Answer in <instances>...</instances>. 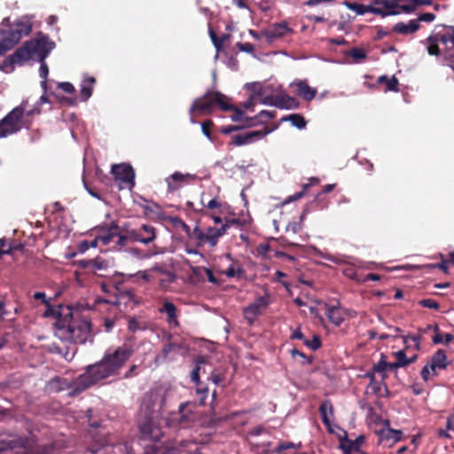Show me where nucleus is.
<instances>
[{
  "mask_svg": "<svg viewBox=\"0 0 454 454\" xmlns=\"http://www.w3.org/2000/svg\"><path fill=\"white\" fill-rule=\"evenodd\" d=\"M133 352L132 348L122 345L113 353L106 354L100 362L86 367L84 377L82 378V382L86 381L92 386L101 380L117 375Z\"/></svg>",
  "mask_w": 454,
  "mask_h": 454,
  "instance_id": "f257e3e1",
  "label": "nucleus"
},
{
  "mask_svg": "<svg viewBox=\"0 0 454 454\" xmlns=\"http://www.w3.org/2000/svg\"><path fill=\"white\" fill-rule=\"evenodd\" d=\"M41 114L38 105L28 108V100L23 99L0 120L1 138L17 134L22 129H30L35 115Z\"/></svg>",
  "mask_w": 454,
  "mask_h": 454,
  "instance_id": "f03ea898",
  "label": "nucleus"
},
{
  "mask_svg": "<svg viewBox=\"0 0 454 454\" xmlns=\"http://www.w3.org/2000/svg\"><path fill=\"white\" fill-rule=\"evenodd\" d=\"M55 325L58 328L57 335L70 342L83 344L90 337L91 322L88 317L72 316L67 325L61 319H59Z\"/></svg>",
  "mask_w": 454,
  "mask_h": 454,
  "instance_id": "7ed1b4c3",
  "label": "nucleus"
},
{
  "mask_svg": "<svg viewBox=\"0 0 454 454\" xmlns=\"http://www.w3.org/2000/svg\"><path fill=\"white\" fill-rule=\"evenodd\" d=\"M229 98L219 91L208 90L203 96L197 98L192 103L189 114L191 115L190 121L192 123H196L195 115H208L211 114L215 106H218L223 111H229L232 108V105L228 103Z\"/></svg>",
  "mask_w": 454,
  "mask_h": 454,
  "instance_id": "20e7f679",
  "label": "nucleus"
},
{
  "mask_svg": "<svg viewBox=\"0 0 454 454\" xmlns=\"http://www.w3.org/2000/svg\"><path fill=\"white\" fill-rule=\"evenodd\" d=\"M83 377L84 373L70 381L64 377L55 376L47 382L45 389L49 394H58L61 391L68 390V395L74 396L91 387L90 383L82 382V378Z\"/></svg>",
  "mask_w": 454,
  "mask_h": 454,
  "instance_id": "39448f33",
  "label": "nucleus"
},
{
  "mask_svg": "<svg viewBox=\"0 0 454 454\" xmlns=\"http://www.w3.org/2000/svg\"><path fill=\"white\" fill-rule=\"evenodd\" d=\"M151 405H156L154 402H152V399H146V402L143 403L142 406L145 408V419L144 422L140 423L139 428L145 439L156 442L161 438L163 432L159 420V413L155 411L150 412L148 411Z\"/></svg>",
  "mask_w": 454,
  "mask_h": 454,
  "instance_id": "423d86ee",
  "label": "nucleus"
},
{
  "mask_svg": "<svg viewBox=\"0 0 454 454\" xmlns=\"http://www.w3.org/2000/svg\"><path fill=\"white\" fill-rule=\"evenodd\" d=\"M41 42L33 40L26 42L21 47L18 48L12 55L8 56L0 66V69L9 72L13 70L14 65H23L29 60L32 56L39 51Z\"/></svg>",
  "mask_w": 454,
  "mask_h": 454,
  "instance_id": "0eeeda50",
  "label": "nucleus"
},
{
  "mask_svg": "<svg viewBox=\"0 0 454 454\" xmlns=\"http://www.w3.org/2000/svg\"><path fill=\"white\" fill-rule=\"evenodd\" d=\"M32 30V22L27 17L18 19L9 29H1L3 39L11 50L15 44L20 43L21 38L30 34Z\"/></svg>",
  "mask_w": 454,
  "mask_h": 454,
  "instance_id": "6e6552de",
  "label": "nucleus"
},
{
  "mask_svg": "<svg viewBox=\"0 0 454 454\" xmlns=\"http://www.w3.org/2000/svg\"><path fill=\"white\" fill-rule=\"evenodd\" d=\"M372 3L374 5H359L358 12L360 13L369 12L380 15L381 17L400 14V11L395 10L397 7V0H372Z\"/></svg>",
  "mask_w": 454,
  "mask_h": 454,
  "instance_id": "1a4fd4ad",
  "label": "nucleus"
},
{
  "mask_svg": "<svg viewBox=\"0 0 454 454\" xmlns=\"http://www.w3.org/2000/svg\"><path fill=\"white\" fill-rule=\"evenodd\" d=\"M271 130L267 127H264L262 130H252L244 133H239L231 137V141L228 143L229 145L232 146H242L245 145L253 144L263 138Z\"/></svg>",
  "mask_w": 454,
  "mask_h": 454,
  "instance_id": "9d476101",
  "label": "nucleus"
},
{
  "mask_svg": "<svg viewBox=\"0 0 454 454\" xmlns=\"http://www.w3.org/2000/svg\"><path fill=\"white\" fill-rule=\"evenodd\" d=\"M359 403L361 408L366 411V420L370 426L372 424L389 426V421L382 417L383 407L380 402L375 401L373 405H367L364 401H361Z\"/></svg>",
  "mask_w": 454,
  "mask_h": 454,
  "instance_id": "9b49d317",
  "label": "nucleus"
},
{
  "mask_svg": "<svg viewBox=\"0 0 454 454\" xmlns=\"http://www.w3.org/2000/svg\"><path fill=\"white\" fill-rule=\"evenodd\" d=\"M18 446L21 449L20 454H49L48 449L46 447L36 446L27 449L26 446H24L23 442L16 440L12 437V439H0V451L6 450L8 449H13Z\"/></svg>",
  "mask_w": 454,
  "mask_h": 454,
  "instance_id": "f8f14e48",
  "label": "nucleus"
},
{
  "mask_svg": "<svg viewBox=\"0 0 454 454\" xmlns=\"http://www.w3.org/2000/svg\"><path fill=\"white\" fill-rule=\"evenodd\" d=\"M129 239L138 241L143 244H149L156 238L155 228L150 224H143L138 230L127 231Z\"/></svg>",
  "mask_w": 454,
  "mask_h": 454,
  "instance_id": "ddd939ff",
  "label": "nucleus"
},
{
  "mask_svg": "<svg viewBox=\"0 0 454 454\" xmlns=\"http://www.w3.org/2000/svg\"><path fill=\"white\" fill-rule=\"evenodd\" d=\"M112 174L116 179L125 183L129 189L135 185V171L130 165L116 164L112 167Z\"/></svg>",
  "mask_w": 454,
  "mask_h": 454,
  "instance_id": "4468645a",
  "label": "nucleus"
},
{
  "mask_svg": "<svg viewBox=\"0 0 454 454\" xmlns=\"http://www.w3.org/2000/svg\"><path fill=\"white\" fill-rule=\"evenodd\" d=\"M294 30L286 22L275 23L262 31V36L268 43H272L276 39L292 34Z\"/></svg>",
  "mask_w": 454,
  "mask_h": 454,
  "instance_id": "2eb2a0df",
  "label": "nucleus"
},
{
  "mask_svg": "<svg viewBox=\"0 0 454 454\" xmlns=\"http://www.w3.org/2000/svg\"><path fill=\"white\" fill-rule=\"evenodd\" d=\"M269 303L268 295L257 298L254 302L244 309V316L246 319L250 323H253L255 318L262 313L263 309L268 307Z\"/></svg>",
  "mask_w": 454,
  "mask_h": 454,
  "instance_id": "dca6fc26",
  "label": "nucleus"
},
{
  "mask_svg": "<svg viewBox=\"0 0 454 454\" xmlns=\"http://www.w3.org/2000/svg\"><path fill=\"white\" fill-rule=\"evenodd\" d=\"M97 240H99L103 245H108L111 242L115 241L116 236H118L119 225L115 222L111 223H103L98 228Z\"/></svg>",
  "mask_w": 454,
  "mask_h": 454,
  "instance_id": "f3484780",
  "label": "nucleus"
},
{
  "mask_svg": "<svg viewBox=\"0 0 454 454\" xmlns=\"http://www.w3.org/2000/svg\"><path fill=\"white\" fill-rule=\"evenodd\" d=\"M160 314L166 315V322L170 327H179L178 309L176 306L168 299H164L158 308Z\"/></svg>",
  "mask_w": 454,
  "mask_h": 454,
  "instance_id": "a211bd4d",
  "label": "nucleus"
},
{
  "mask_svg": "<svg viewBox=\"0 0 454 454\" xmlns=\"http://www.w3.org/2000/svg\"><path fill=\"white\" fill-rule=\"evenodd\" d=\"M207 363V356H198L195 359V367L191 372V380L197 386L198 394L207 395L208 393V388L207 387H202V384L200 381V372L201 371V365L206 364Z\"/></svg>",
  "mask_w": 454,
  "mask_h": 454,
  "instance_id": "6ab92c4d",
  "label": "nucleus"
},
{
  "mask_svg": "<svg viewBox=\"0 0 454 454\" xmlns=\"http://www.w3.org/2000/svg\"><path fill=\"white\" fill-rule=\"evenodd\" d=\"M122 283L121 282H114V294H115V300L114 301H105L106 303H110L113 305H119L121 303V300H125V302L128 301H136V294L133 291V289H124L121 287Z\"/></svg>",
  "mask_w": 454,
  "mask_h": 454,
  "instance_id": "aec40b11",
  "label": "nucleus"
},
{
  "mask_svg": "<svg viewBox=\"0 0 454 454\" xmlns=\"http://www.w3.org/2000/svg\"><path fill=\"white\" fill-rule=\"evenodd\" d=\"M290 86L294 87L295 93L305 101H311L317 95V89L310 87L307 80L294 81Z\"/></svg>",
  "mask_w": 454,
  "mask_h": 454,
  "instance_id": "412c9836",
  "label": "nucleus"
},
{
  "mask_svg": "<svg viewBox=\"0 0 454 454\" xmlns=\"http://www.w3.org/2000/svg\"><path fill=\"white\" fill-rule=\"evenodd\" d=\"M319 412L322 418V421L326 426L328 431L330 433H333V427L335 425L333 424V404L329 401L323 402L320 405Z\"/></svg>",
  "mask_w": 454,
  "mask_h": 454,
  "instance_id": "4be33fe9",
  "label": "nucleus"
},
{
  "mask_svg": "<svg viewBox=\"0 0 454 454\" xmlns=\"http://www.w3.org/2000/svg\"><path fill=\"white\" fill-rule=\"evenodd\" d=\"M430 367L432 370V375H437V369L443 370L449 365V361L446 356V352L443 349H438L431 357Z\"/></svg>",
  "mask_w": 454,
  "mask_h": 454,
  "instance_id": "5701e85b",
  "label": "nucleus"
},
{
  "mask_svg": "<svg viewBox=\"0 0 454 454\" xmlns=\"http://www.w3.org/2000/svg\"><path fill=\"white\" fill-rule=\"evenodd\" d=\"M229 228V223H223L220 228L208 227L205 231L206 241L211 246H215L217 244L218 239L223 236L227 229Z\"/></svg>",
  "mask_w": 454,
  "mask_h": 454,
  "instance_id": "b1692460",
  "label": "nucleus"
},
{
  "mask_svg": "<svg viewBox=\"0 0 454 454\" xmlns=\"http://www.w3.org/2000/svg\"><path fill=\"white\" fill-rule=\"evenodd\" d=\"M275 106L280 109H297L300 106V102L294 97L287 94H279L277 95Z\"/></svg>",
  "mask_w": 454,
  "mask_h": 454,
  "instance_id": "393cba45",
  "label": "nucleus"
},
{
  "mask_svg": "<svg viewBox=\"0 0 454 454\" xmlns=\"http://www.w3.org/2000/svg\"><path fill=\"white\" fill-rule=\"evenodd\" d=\"M420 27L418 20H411L407 24L403 22H398L393 27V31L400 35L413 34L418 31Z\"/></svg>",
  "mask_w": 454,
  "mask_h": 454,
  "instance_id": "a878e982",
  "label": "nucleus"
},
{
  "mask_svg": "<svg viewBox=\"0 0 454 454\" xmlns=\"http://www.w3.org/2000/svg\"><path fill=\"white\" fill-rule=\"evenodd\" d=\"M375 433L378 434L382 441L392 440L393 442H397L402 438V431L392 429L389 426H383L382 429L375 430Z\"/></svg>",
  "mask_w": 454,
  "mask_h": 454,
  "instance_id": "bb28decb",
  "label": "nucleus"
},
{
  "mask_svg": "<svg viewBox=\"0 0 454 454\" xmlns=\"http://www.w3.org/2000/svg\"><path fill=\"white\" fill-rule=\"evenodd\" d=\"M190 175H184L180 172H175L169 177L167 178L168 183V191L169 192H173L174 191L178 190L182 184L185 182L186 178L189 177Z\"/></svg>",
  "mask_w": 454,
  "mask_h": 454,
  "instance_id": "cd10ccee",
  "label": "nucleus"
},
{
  "mask_svg": "<svg viewBox=\"0 0 454 454\" xmlns=\"http://www.w3.org/2000/svg\"><path fill=\"white\" fill-rule=\"evenodd\" d=\"M96 79L93 76H86L81 83L80 96L82 101H87L92 95Z\"/></svg>",
  "mask_w": 454,
  "mask_h": 454,
  "instance_id": "c85d7f7f",
  "label": "nucleus"
},
{
  "mask_svg": "<svg viewBox=\"0 0 454 454\" xmlns=\"http://www.w3.org/2000/svg\"><path fill=\"white\" fill-rule=\"evenodd\" d=\"M427 42L428 43V54L432 56H439L441 51L438 46V43L441 42L442 43L446 44V38L444 36H437L435 34H434L427 38Z\"/></svg>",
  "mask_w": 454,
  "mask_h": 454,
  "instance_id": "c756f323",
  "label": "nucleus"
},
{
  "mask_svg": "<svg viewBox=\"0 0 454 454\" xmlns=\"http://www.w3.org/2000/svg\"><path fill=\"white\" fill-rule=\"evenodd\" d=\"M364 442V437L360 435L354 442L342 441L340 442V449L342 450L343 454H350L352 451L358 450Z\"/></svg>",
  "mask_w": 454,
  "mask_h": 454,
  "instance_id": "7c9ffc66",
  "label": "nucleus"
},
{
  "mask_svg": "<svg viewBox=\"0 0 454 454\" xmlns=\"http://www.w3.org/2000/svg\"><path fill=\"white\" fill-rule=\"evenodd\" d=\"M377 83L379 84H386V91H399V82L398 79L393 75L388 77L387 75H380L377 79Z\"/></svg>",
  "mask_w": 454,
  "mask_h": 454,
  "instance_id": "2f4dec72",
  "label": "nucleus"
},
{
  "mask_svg": "<svg viewBox=\"0 0 454 454\" xmlns=\"http://www.w3.org/2000/svg\"><path fill=\"white\" fill-rule=\"evenodd\" d=\"M326 316L330 322L334 325L339 326L344 321V317L337 306H329L327 308Z\"/></svg>",
  "mask_w": 454,
  "mask_h": 454,
  "instance_id": "473e14b6",
  "label": "nucleus"
},
{
  "mask_svg": "<svg viewBox=\"0 0 454 454\" xmlns=\"http://www.w3.org/2000/svg\"><path fill=\"white\" fill-rule=\"evenodd\" d=\"M228 278H243L245 277V270L237 262L231 264L223 272Z\"/></svg>",
  "mask_w": 454,
  "mask_h": 454,
  "instance_id": "72a5a7b5",
  "label": "nucleus"
},
{
  "mask_svg": "<svg viewBox=\"0 0 454 454\" xmlns=\"http://www.w3.org/2000/svg\"><path fill=\"white\" fill-rule=\"evenodd\" d=\"M282 121H290L293 126L298 129H304L306 127L305 118L299 114H292L287 116H285L281 119Z\"/></svg>",
  "mask_w": 454,
  "mask_h": 454,
  "instance_id": "f704fd0d",
  "label": "nucleus"
},
{
  "mask_svg": "<svg viewBox=\"0 0 454 454\" xmlns=\"http://www.w3.org/2000/svg\"><path fill=\"white\" fill-rule=\"evenodd\" d=\"M275 111L262 110L257 115L250 117V119H253V122H255V125H257L258 123H264L267 121L275 118Z\"/></svg>",
  "mask_w": 454,
  "mask_h": 454,
  "instance_id": "c9c22d12",
  "label": "nucleus"
},
{
  "mask_svg": "<svg viewBox=\"0 0 454 454\" xmlns=\"http://www.w3.org/2000/svg\"><path fill=\"white\" fill-rule=\"evenodd\" d=\"M372 371L374 372L380 373L382 378L386 377L387 372V356L383 353L380 354V361L373 364Z\"/></svg>",
  "mask_w": 454,
  "mask_h": 454,
  "instance_id": "e433bc0d",
  "label": "nucleus"
},
{
  "mask_svg": "<svg viewBox=\"0 0 454 454\" xmlns=\"http://www.w3.org/2000/svg\"><path fill=\"white\" fill-rule=\"evenodd\" d=\"M47 55H48V51H46V53H43V54L40 55L41 66H40V68H39V74H40V76L42 78H43V81L42 82V86L43 88H46V83H47L46 78H47L48 74H49L48 66L44 62V59L47 57Z\"/></svg>",
  "mask_w": 454,
  "mask_h": 454,
  "instance_id": "4c0bfd02",
  "label": "nucleus"
},
{
  "mask_svg": "<svg viewBox=\"0 0 454 454\" xmlns=\"http://www.w3.org/2000/svg\"><path fill=\"white\" fill-rule=\"evenodd\" d=\"M314 202H312L309 206H308L306 208L303 209L301 216H300V222L299 223H291L288 225V229H291L293 232L296 233L301 229V224L307 215V214L309 212V207H313Z\"/></svg>",
  "mask_w": 454,
  "mask_h": 454,
  "instance_id": "58836bf2",
  "label": "nucleus"
},
{
  "mask_svg": "<svg viewBox=\"0 0 454 454\" xmlns=\"http://www.w3.org/2000/svg\"><path fill=\"white\" fill-rule=\"evenodd\" d=\"M210 380L215 386H223L225 381V372L219 369H215L210 374Z\"/></svg>",
  "mask_w": 454,
  "mask_h": 454,
  "instance_id": "ea45409f",
  "label": "nucleus"
},
{
  "mask_svg": "<svg viewBox=\"0 0 454 454\" xmlns=\"http://www.w3.org/2000/svg\"><path fill=\"white\" fill-rule=\"evenodd\" d=\"M176 348H177V345L175 343L168 342V343L165 344L161 349L160 355L156 357V362L165 361L167 359L168 354Z\"/></svg>",
  "mask_w": 454,
  "mask_h": 454,
  "instance_id": "a19ab883",
  "label": "nucleus"
},
{
  "mask_svg": "<svg viewBox=\"0 0 454 454\" xmlns=\"http://www.w3.org/2000/svg\"><path fill=\"white\" fill-rule=\"evenodd\" d=\"M393 355L396 358L395 363L399 368L405 367V366L409 365L408 357H407L404 350H399V351L394 352Z\"/></svg>",
  "mask_w": 454,
  "mask_h": 454,
  "instance_id": "79ce46f5",
  "label": "nucleus"
},
{
  "mask_svg": "<svg viewBox=\"0 0 454 454\" xmlns=\"http://www.w3.org/2000/svg\"><path fill=\"white\" fill-rule=\"evenodd\" d=\"M304 345H306L310 349L316 351L322 346L321 339L319 335L314 334L311 340H304Z\"/></svg>",
  "mask_w": 454,
  "mask_h": 454,
  "instance_id": "37998d69",
  "label": "nucleus"
},
{
  "mask_svg": "<svg viewBox=\"0 0 454 454\" xmlns=\"http://www.w3.org/2000/svg\"><path fill=\"white\" fill-rule=\"evenodd\" d=\"M34 41L41 42L40 47H39V51H43L42 54L46 53V51L49 52L54 46V43L52 42H50L48 37H43L39 40H34Z\"/></svg>",
  "mask_w": 454,
  "mask_h": 454,
  "instance_id": "c03bdc74",
  "label": "nucleus"
},
{
  "mask_svg": "<svg viewBox=\"0 0 454 454\" xmlns=\"http://www.w3.org/2000/svg\"><path fill=\"white\" fill-rule=\"evenodd\" d=\"M176 279V277L172 273H164V278L159 279V285L162 289H167L171 283Z\"/></svg>",
  "mask_w": 454,
  "mask_h": 454,
  "instance_id": "a18cd8bd",
  "label": "nucleus"
},
{
  "mask_svg": "<svg viewBox=\"0 0 454 454\" xmlns=\"http://www.w3.org/2000/svg\"><path fill=\"white\" fill-rule=\"evenodd\" d=\"M230 111H233V114L231 116V119L233 121H241L242 124L245 123V118L247 116H245L244 112L242 110L239 109L238 107L232 105V108H231Z\"/></svg>",
  "mask_w": 454,
  "mask_h": 454,
  "instance_id": "49530a36",
  "label": "nucleus"
},
{
  "mask_svg": "<svg viewBox=\"0 0 454 454\" xmlns=\"http://www.w3.org/2000/svg\"><path fill=\"white\" fill-rule=\"evenodd\" d=\"M230 126H231V131L232 133L234 131H239L242 129L254 127V126H255V122H253V119H250V117H246L245 123H243L241 125H230Z\"/></svg>",
  "mask_w": 454,
  "mask_h": 454,
  "instance_id": "de8ad7c7",
  "label": "nucleus"
},
{
  "mask_svg": "<svg viewBox=\"0 0 454 454\" xmlns=\"http://www.w3.org/2000/svg\"><path fill=\"white\" fill-rule=\"evenodd\" d=\"M419 304L423 308L433 309L438 310L440 304L433 299H423L419 301Z\"/></svg>",
  "mask_w": 454,
  "mask_h": 454,
  "instance_id": "09e8293b",
  "label": "nucleus"
},
{
  "mask_svg": "<svg viewBox=\"0 0 454 454\" xmlns=\"http://www.w3.org/2000/svg\"><path fill=\"white\" fill-rule=\"evenodd\" d=\"M214 126V122L211 120H207L201 123V130L205 137L209 140L212 139L211 129Z\"/></svg>",
  "mask_w": 454,
  "mask_h": 454,
  "instance_id": "8fccbe9b",
  "label": "nucleus"
},
{
  "mask_svg": "<svg viewBox=\"0 0 454 454\" xmlns=\"http://www.w3.org/2000/svg\"><path fill=\"white\" fill-rule=\"evenodd\" d=\"M192 237L196 239L200 244H205L206 241V236L205 231L200 228L199 226H195L192 231Z\"/></svg>",
  "mask_w": 454,
  "mask_h": 454,
  "instance_id": "3c124183",
  "label": "nucleus"
},
{
  "mask_svg": "<svg viewBox=\"0 0 454 454\" xmlns=\"http://www.w3.org/2000/svg\"><path fill=\"white\" fill-rule=\"evenodd\" d=\"M192 237L196 239L200 244H205L206 241V236L205 231L200 228L199 226H195L192 231Z\"/></svg>",
  "mask_w": 454,
  "mask_h": 454,
  "instance_id": "603ef678",
  "label": "nucleus"
},
{
  "mask_svg": "<svg viewBox=\"0 0 454 454\" xmlns=\"http://www.w3.org/2000/svg\"><path fill=\"white\" fill-rule=\"evenodd\" d=\"M291 356L293 358H295L296 356L301 357L304 361L302 362L304 364H312L313 358L307 356L304 353L301 352L297 348H293L290 351Z\"/></svg>",
  "mask_w": 454,
  "mask_h": 454,
  "instance_id": "864d4df0",
  "label": "nucleus"
},
{
  "mask_svg": "<svg viewBox=\"0 0 454 454\" xmlns=\"http://www.w3.org/2000/svg\"><path fill=\"white\" fill-rule=\"evenodd\" d=\"M441 258L443 259V255L442 254H441ZM447 263H448L447 260H442V262L434 263V264H427V265H425V267L429 268V269H436V268H438L442 271H443L444 273H448L449 272V268L447 266Z\"/></svg>",
  "mask_w": 454,
  "mask_h": 454,
  "instance_id": "5fc2aeb1",
  "label": "nucleus"
},
{
  "mask_svg": "<svg viewBox=\"0 0 454 454\" xmlns=\"http://www.w3.org/2000/svg\"><path fill=\"white\" fill-rule=\"evenodd\" d=\"M275 278H274V281L276 282H279L281 283L286 290H290V287H291V284L287 281H284L282 278H286V274L282 272L281 270H277L276 273H275Z\"/></svg>",
  "mask_w": 454,
  "mask_h": 454,
  "instance_id": "6e6d98bb",
  "label": "nucleus"
},
{
  "mask_svg": "<svg viewBox=\"0 0 454 454\" xmlns=\"http://www.w3.org/2000/svg\"><path fill=\"white\" fill-rule=\"evenodd\" d=\"M349 56L355 59L360 60L366 58L365 52L358 48H353L349 51Z\"/></svg>",
  "mask_w": 454,
  "mask_h": 454,
  "instance_id": "4d7b16f0",
  "label": "nucleus"
},
{
  "mask_svg": "<svg viewBox=\"0 0 454 454\" xmlns=\"http://www.w3.org/2000/svg\"><path fill=\"white\" fill-rule=\"evenodd\" d=\"M237 48H239V51H245L247 53H252L254 51V47L250 43H236Z\"/></svg>",
  "mask_w": 454,
  "mask_h": 454,
  "instance_id": "13d9d810",
  "label": "nucleus"
},
{
  "mask_svg": "<svg viewBox=\"0 0 454 454\" xmlns=\"http://www.w3.org/2000/svg\"><path fill=\"white\" fill-rule=\"evenodd\" d=\"M209 32H210L211 40H212L215 47L216 48L217 51H219L223 46V38H219L213 30H210Z\"/></svg>",
  "mask_w": 454,
  "mask_h": 454,
  "instance_id": "bf43d9fd",
  "label": "nucleus"
},
{
  "mask_svg": "<svg viewBox=\"0 0 454 454\" xmlns=\"http://www.w3.org/2000/svg\"><path fill=\"white\" fill-rule=\"evenodd\" d=\"M399 1L400 0H397V7H396L395 10L400 11V13L402 12H406V13H410V12H413L415 10V6H416L415 4H409L400 5L398 4Z\"/></svg>",
  "mask_w": 454,
  "mask_h": 454,
  "instance_id": "052dcab7",
  "label": "nucleus"
},
{
  "mask_svg": "<svg viewBox=\"0 0 454 454\" xmlns=\"http://www.w3.org/2000/svg\"><path fill=\"white\" fill-rule=\"evenodd\" d=\"M58 87L61 89L64 92L72 94L74 92V87L72 83L68 82H60L58 84Z\"/></svg>",
  "mask_w": 454,
  "mask_h": 454,
  "instance_id": "680f3d73",
  "label": "nucleus"
},
{
  "mask_svg": "<svg viewBox=\"0 0 454 454\" xmlns=\"http://www.w3.org/2000/svg\"><path fill=\"white\" fill-rule=\"evenodd\" d=\"M434 19H435V15L434 13L426 12V13L420 14L416 20H418L419 23V21L432 22L433 20H434Z\"/></svg>",
  "mask_w": 454,
  "mask_h": 454,
  "instance_id": "e2e57ef3",
  "label": "nucleus"
},
{
  "mask_svg": "<svg viewBox=\"0 0 454 454\" xmlns=\"http://www.w3.org/2000/svg\"><path fill=\"white\" fill-rule=\"evenodd\" d=\"M299 447H300V444L299 445H295L293 442H284V443L279 444L277 447L275 451L278 452V453H280V452H282L285 450L293 449V448H299Z\"/></svg>",
  "mask_w": 454,
  "mask_h": 454,
  "instance_id": "0e129e2a",
  "label": "nucleus"
},
{
  "mask_svg": "<svg viewBox=\"0 0 454 454\" xmlns=\"http://www.w3.org/2000/svg\"><path fill=\"white\" fill-rule=\"evenodd\" d=\"M128 329L129 331L135 333L139 329V324L135 317H130L128 322Z\"/></svg>",
  "mask_w": 454,
  "mask_h": 454,
  "instance_id": "69168bd1",
  "label": "nucleus"
},
{
  "mask_svg": "<svg viewBox=\"0 0 454 454\" xmlns=\"http://www.w3.org/2000/svg\"><path fill=\"white\" fill-rule=\"evenodd\" d=\"M202 270L205 271L206 276L207 278V280L210 283H212V284H218L219 283L218 279L215 277L214 272L212 271V270L207 269V268H202Z\"/></svg>",
  "mask_w": 454,
  "mask_h": 454,
  "instance_id": "338daca9",
  "label": "nucleus"
},
{
  "mask_svg": "<svg viewBox=\"0 0 454 454\" xmlns=\"http://www.w3.org/2000/svg\"><path fill=\"white\" fill-rule=\"evenodd\" d=\"M35 300L41 301L43 304L49 306V301L47 300L46 294L43 292H36L33 295Z\"/></svg>",
  "mask_w": 454,
  "mask_h": 454,
  "instance_id": "774afa93",
  "label": "nucleus"
}]
</instances>
